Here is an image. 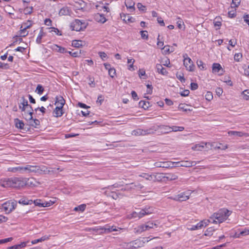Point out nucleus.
<instances>
[{
    "instance_id": "603ef678",
    "label": "nucleus",
    "mask_w": 249,
    "mask_h": 249,
    "mask_svg": "<svg viewBox=\"0 0 249 249\" xmlns=\"http://www.w3.org/2000/svg\"><path fill=\"white\" fill-rule=\"evenodd\" d=\"M177 77L178 79H179L181 82L184 83L185 81V79L184 77L183 74H178L177 73L176 74Z\"/></svg>"
},
{
    "instance_id": "423d86ee",
    "label": "nucleus",
    "mask_w": 249,
    "mask_h": 249,
    "mask_svg": "<svg viewBox=\"0 0 249 249\" xmlns=\"http://www.w3.org/2000/svg\"><path fill=\"white\" fill-rule=\"evenodd\" d=\"M71 28L72 30L80 31L86 28V24L79 19H75L71 23Z\"/></svg>"
},
{
    "instance_id": "4468645a",
    "label": "nucleus",
    "mask_w": 249,
    "mask_h": 249,
    "mask_svg": "<svg viewBox=\"0 0 249 249\" xmlns=\"http://www.w3.org/2000/svg\"><path fill=\"white\" fill-rule=\"evenodd\" d=\"M38 174H49L53 172L52 170H51L49 168L44 165L38 166Z\"/></svg>"
},
{
    "instance_id": "f03ea898",
    "label": "nucleus",
    "mask_w": 249,
    "mask_h": 249,
    "mask_svg": "<svg viewBox=\"0 0 249 249\" xmlns=\"http://www.w3.org/2000/svg\"><path fill=\"white\" fill-rule=\"evenodd\" d=\"M0 185L5 188H19L23 185V182L19 178L14 177L1 179Z\"/></svg>"
},
{
    "instance_id": "5701e85b",
    "label": "nucleus",
    "mask_w": 249,
    "mask_h": 249,
    "mask_svg": "<svg viewBox=\"0 0 249 249\" xmlns=\"http://www.w3.org/2000/svg\"><path fill=\"white\" fill-rule=\"evenodd\" d=\"M182 167H189L195 166L196 164V162L195 161H182Z\"/></svg>"
},
{
    "instance_id": "5fc2aeb1",
    "label": "nucleus",
    "mask_w": 249,
    "mask_h": 249,
    "mask_svg": "<svg viewBox=\"0 0 249 249\" xmlns=\"http://www.w3.org/2000/svg\"><path fill=\"white\" fill-rule=\"evenodd\" d=\"M149 105V103L148 102L141 101L139 103L140 106H142V108H145L148 107V106L147 105Z\"/></svg>"
},
{
    "instance_id": "e433bc0d",
    "label": "nucleus",
    "mask_w": 249,
    "mask_h": 249,
    "mask_svg": "<svg viewBox=\"0 0 249 249\" xmlns=\"http://www.w3.org/2000/svg\"><path fill=\"white\" fill-rule=\"evenodd\" d=\"M72 46L75 48H79L82 46V41L81 40H73L72 42Z\"/></svg>"
},
{
    "instance_id": "338daca9",
    "label": "nucleus",
    "mask_w": 249,
    "mask_h": 249,
    "mask_svg": "<svg viewBox=\"0 0 249 249\" xmlns=\"http://www.w3.org/2000/svg\"><path fill=\"white\" fill-rule=\"evenodd\" d=\"M249 234V229H245L240 232V235H247Z\"/></svg>"
},
{
    "instance_id": "2eb2a0df",
    "label": "nucleus",
    "mask_w": 249,
    "mask_h": 249,
    "mask_svg": "<svg viewBox=\"0 0 249 249\" xmlns=\"http://www.w3.org/2000/svg\"><path fill=\"white\" fill-rule=\"evenodd\" d=\"M143 187V185H142L141 184L139 183L136 184L134 183H132L129 184H126V188H125V189H142Z\"/></svg>"
},
{
    "instance_id": "09e8293b",
    "label": "nucleus",
    "mask_w": 249,
    "mask_h": 249,
    "mask_svg": "<svg viewBox=\"0 0 249 249\" xmlns=\"http://www.w3.org/2000/svg\"><path fill=\"white\" fill-rule=\"evenodd\" d=\"M108 74L109 76L113 78L116 75V70L114 68H112L108 71Z\"/></svg>"
},
{
    "instance_id": "0eeeda50",
    "label": "nucleus",
    "mask_w": 249,
    "mask_h": 249,
    "mask_svg": "<svg viewBox=\"0 0 249 249\" xmlns=\"http://www.w3.org/2000/svg\"><path fill=\"white\" fill-rule=\"evenodd\" d=\"M17 201H7L2 204L1 207L6 213H9L12 212L16 207Z\"/></svg>"
},
{
    "instance_id": "ddd939ff",
    "label": "nucleus",
    "mask_w": 249,
    "mask_h": 249,
    "mask_svg": "<svg viewBox=\"0 0 249 249\" xmlns=\"http://www.w3.org/2000/svg\"><path fill=\"white\" fill-rule=\"evenodd\" d=\"M38 166L36 165H27L25 166V172H28V173H35L38 174Z\"/></svg>"
},
{
    "instance_id": "774afa93",
    "label": "nucleus",
    "mask_w": 249,
    "mask_h": 249,
    "mask_svg": "<svg viewBox=\"0 0 249 249\" xmlns=\"http://www.w3.org/2000/svg\"><path fill=\"white\" fill-rule=\"evenodd\" d=\"M198 88V85L196 83H191V89L192 90H196Z\"/></svg>"
},
{
    "instance_id": "e2e57ef3",
    "label": "nucleus",
    "mask_w": 249,
    "mask_h": 249,
    "mask_svg": "<svg viewBox=\"0 0 249 249\" xmlns=\"http://www.w3.org/2000/svg\"><path fill=\"white\" fill-rule=\"evenodd\" d=\"M244 75L246 76H249V66L248 67H246V66H245L244 67Z\"/></svg>"
},
{
    "instance_id": "0e129e2a",
    "label": "nucleus",
    "mask_w": 249,
    "mask_h": 249,
    "mask_svg": "<svg viewBox=\"0 0 249 249\" xmlns=\"http://www.w3.org/2000/svg\"><path fill=\"white\" fill-rule=\"evenodd\" d=\"M157 21L160 24V26H165L164 21L161 17H158Z\"/></svg>"
},
{
    "instance_id": "864d4df0",
    "label": "nucleus",
    "mask_w": 249,
    "mask_h": 249,
    "mask_svg": "<svg viewBox=\"0 0 249 249\" xmlns=\"http://www.w3.org/2000/svg\"><path fill=\"white\" fill-rule=\"evenodd\" d=\"M141 37L144 39H147L148 35L146 31H141L140 32Z\"/></svg>"
},
{
    "instance_id": "4d7b16f0",
    "label": "nucleus",
    "mask_w": 249,
    "mask_h": 249,
    "mask_svg": "<svg viewBox=\"0 0 249 249\" xmlns=\"http://www.w3.org/2000/svg\"><path fill=\"white\" fill-rule=\"evenodd\" d=\"M104 99V96L102 95H100L98 96L97 100L96 101L97 103H99L100 105H101L102 102H103Z\"/></svg>"
},
{
    "instance_id": "b1692460",
    "label": "nucleus",
    "mask_w": 249,
    "mask_h": 249,
    "mask_svg": "<svg viewBox=\"0 0 249 249\" xmlns=\"http://www.w3.org/2000/svg\"><path fill=\"white\" fill-rule=\"evenodd\" d=\"M45 36V33L44 32L43 29L42 27V28H41L39 33V34L36 38V42L37 44H40L41 43V39H42V37Z\"/></svg>"
},
{
    "instance_id": "f704fd0d",
    "label": "nucleus",
    "mask_w": 249,
    "mask_h": 249,
    "mask_svg": "<svg viewBox=\"0 0 249 249\" xmlns=\"http://www.w3.org/2000/svg\"><path fill=\"white\" fill-rule=\"evenodd\" d=\"M165 178L168 180H174L178 178V176L174 174H167Z\"/></svg>"
},
{
    "instance_id": "a18cd8bd",
    "label": "nucleus",
    "mask_w": 249,
    "mask_h": 249,
    "mask_svg": "<svg viewBox=\"0 0 249 249\" xmlns=\"http://www.w3.org/2000/svg\"><path fill=\"white\" fill-rule=\"evenodd\" d=\"M33 203L35 204L36 206H38L39 207H45L44 203H41V200L40 199H36L33 201Z\"/></svg>"
},
{
    "instance_id": "58836bf2",
    "label": "nucleus",
    "mask_w": 249,
    "mask_h": 249,
    "mask_svg": "<svg viewBox=\"0 0 249 249\" xmlns=\"http://www.w3.org/2000/svg\"><path fill=\"white\" fill-rule=\"evenodd\" d=\"M184 129L183 126H173L171 127V132L182 131Z\"/></svg>"
},
{
    "instance_id": "20e7f679",
    "label": "nucleus",
    "mask_w": 249,
    "mask_h": 249,
    "mask_svg": "<svg viewBox=\"0 0 249 249\" xmlns=\"http://www.w3.org/2000/svg\"><path fill=\"white\" fill-rule=\"evenodd\" d=\"M159 223L156 221L154 223L148 221L145 224H142L138 226L137 228L134 229V232L136 233H141L144 231L149 230L151 229L154 228V227L158 228Z\"/></svg>"
},
{
    "instance_id": "6e6552de",
    "label": "nucleus",
    "mask_w": 249,
    "mask_h": 249,
    "mask_svg": "<svg viewBox=\"0 0 249 249\" xmlns=\"http://www.w3.org/2000/svg\"><path fill=\"white\" fill-rule=\"evenodd\" d=\"M183 57L184 58L183 64L186 70L190 71H194L195 66L191 59L188 56L187 54H183Z\"/></svg>"
},
{
    "instance_id": "ea45409f",
    "label": "nucleus",
    "mask_w": 249,
    "mask_h": 249,
    "mask_svg": "<svg viewBox=\"0 0 249 249\" xmlns=\"http://www.w3.org/2000/svg\"><path fill=\"white\" fill-rule=\"evenodd\" d=\"M243 98L246 100H248L249 99V89H246L242 92Z\"/></svg>"
},
{
    "instance_id": "69168bd1",
    "label": "nucleus",
    "mask_w": 249,
    "mask_h": 249,
    "mask_svg": "<svg viewBox=\"0 0 249 249\" xmlns=\"http://www.w3.org/2000/svg\"><path fill=\"white\" fill-rule=\"evenodd\" d=\"M98 53H99V55L100 57L103 60H104V58H106L107 56V54L105 52H99Z\"/></svg>"
},
{
    "instance_id": "dca6fc26",
    "label": "nucleus",
    "mask_w": 249,
    "mask_h": 249,
    "mask_svg": "<svg viewBox=\"0 0 249 249\" xmlns=\"http://www.w3.org/2000/svg\"><path fill=\"white\" fill-rule=\"evenodd\" d=\"M94 19L97 22L102 23H104L107 21V19L105 17L104 15L99 13H97L94 15Z\"/></svg>"
},
{
    "instance_id": "7ed1b4c3",
    "label": "nucleus",
    "mask_w": 249,
    "mask_h": 249,
    "mask_svg": "<svg viewBox=\"0 0 249 249\" xmlns=\"http://www.w3.org/2000/svg\"><path fill=\"white\" fill-rule=\"evenodd\" d=\"M18 104L21 105L22 106L27 108V112H25V113L22 114L23 117L25 120L31 119L33 114V109L32 106L28 104L27 100L24 97L22 96L21 98L20 102Z\"/></svg>"
},
{
    "instance_id": "39448f33",
    "label": "nucleus",
    "mask_w": 249,
    "mask_h": 249,
    "mask_svg": "<svg viewBox=\"0 0 249 249\" xmlns=\"http://www.w3.org/2000/svg\"><path fill=\"white\" fill-rule=\"evenodd\" d=\"M154 209L152 207L146 206L139 212H133L131 213V218H141L145 215L154 213Z\"/></svg>"
},
{
    "instance_id": "6e6d98bb",
    "label": "nucleus",
    "mask_w": 249,
    "mask_h": 249,
    "mask_svg": "<svg viewBox=\"0 0 249 249\" xmlns=\"http://www.w3.org/2000/svg\"><path fill=\"white\" fill-rule=\"evenodd\" d=\"M240 3V0H232L231 7H238V5Z\"/></svg>"
},
{
    "instance_id": "1a4fd4ad",
    "label": "nucleus",
    "mask_w": 249,
    "mask_h": 249,
    "mask_svg": "<svg viewBox=\"0 0 249 249\" xmlns=\"http://www.w3.org/2000/svg\"><path fill=\"white\" fill-rule=\"evenodd\" d=\"M154 166L156 167H161L165 168H173L174 167V163L172 161H158L154 163Z\"/></svg>"
},
{
    "instance_id": "2f4dec72",
    "label": "nucleus",
    "mask_w": 249,
    "mask_h": 249,
    "mask_svg": "<svg viewBox=\"0 0 249 249\" xmlns=\"http://www.w3.org/2000/svg\"><path fill=\"white\" fill-rule=\"evenodd\" d=\"M32 21L28 20L27 22L22 24L20 28H23V30H27L32 26Z\"/></svg>"
},
{
    "instance_id": "4be33fe9",
    "label": "nucleus",
    "mask_w": 249,
    "mask_h": 249,
    "mask_svg": "<svg viewBox=\"0 0 249 249\" xmlns=\"http://www.w3.org/2000/svg\"><path fill=\"white\" fill-rule=\"evenodd\" d=\"M18 203L22 205H31L33 203V201L23 197L19 200Z\"/></svg>"
},
{
    "instance_id": "c03bdc74",
    "label": "nucleus",
    "mask_w": 249,
    "mask_h": 249,
    "mask_svg": "<svg viewBox=\"0 0 249 249\" xmlns=\"http://www.w3.org/2000/svg\"><path fill=\"white\" fill-rule=\"evenodd\" d=\"M213 96L212 93L210 91H207L206 94H205V99L207 100L210 101L213 99Z\"/></svg>"
},
{
    "instance_id": "c756f323",
    "label": "nucleus",
    "mask_w": 249,
    "mask_h": 249,
    "mask_svg": "<svg viewBox=\"0 0 249 249\" xmlns=\"http://www.w3.org/2000/svg\"><path fill=\"white\" fill-rule=\"evenodd\" d=\"M158 127V129H160L163 130L164 131V133H167L171 132V127L168 125H157Z\"/></svg>"
},
{
    "instance_id": "393cba45",
    "label": "nucleus",
    "mask_w": 249,
    "mask_h": 249,
    "mask_svg": "<svg viewBox=\"0 0 249 249\" xmlns=\"http://www.w3.org/2000/svg\"><path fill=\"white\" fill-rule=\"evenodd\" d=\"M27 121H29L30 125L34 127H37V125L40 124V122L38 119H33V118L31 119L26 120Z\"/></svg>"
},
{
    "instance_id": "bf43d9fd",
    "label": "nucleus",
    "mask_w": 249,
    "mask_h": 249,
    "mask_svg": "<svg viewBox=\"0 0 249 249\" xmlns=\"http://www.w3.org/2000/svg\"><path fill=\"white\" fill-rule=\"evenodd\" d=\"M203 222V225H204V227L207 226L209 223H211V216L210 217L209 219L207 220H203L202 221Z\"/></svg>"
},
{
    "instance_id": "cd10ccee",
    "label": "nucleus",
    "mask_w": 249,
    "mask_h": 249,
    "mask_svg": "<svg viewBox=\"0 0 249 249\" xmlns=\"http://www.w3.org/2000/svg\"><path fill=\"white\" fill-rule=\"evenodd\" d=\"M15 123L16 127L22 129L24 128V124L22 121L19 120L18 119H15Z\"/></svg>"
},
{
    "instance_id": "a19ab883",
    "label": "nucleus",
    "mask_w": 249,
    "mask_h": 249,
    "mask_svg": "<svg viewBox=\"0 0 249 249\" xmlns=\"http://www.w3.org/2000/svg\"><path fill=\"white\" fill-rule=\"evenodd\" d=\"M56 201V198H53V200H50L49 201H45L44 202L45 207H50Z\"/></svg>"
},
{
    "instance_id": "9d476101",
    "label": "nucleus",
    "mask_w": 249,
    "mask_h": 249,
    "mask_svg": "<svg viewBox=\"0 0 249 249\" xmlns=\"http://www.w3.org/2000/svg\"><path fill=\"white\" fill-rule=\"evenodd\" d=\"M190 194L191 193L189 192H183L176 196L173 199L179 201H186L189 198Z\"/></svg>"
},
{
    "instance_id": "c9c22d12",
    "label": "nucleus",
    "mask_w": 249,
    "mask_h": 249,
    "mask_svg": "<svg viewBox=\"0 0 249 249\" xmlns=\"http://www.w3.org/2000/svg\"><path fill=\"white\" fill-rule=\"evenodd\" d=\"M143 132H144L143 131V129H140V128H138L137 129H135V130H134L133 131H132V135H134V136H141V135L143 136Z\"/></svg>"
},
{
    "instance_id": "13d9d810",
    "label": "nucleus",
    "mask_w": 249,
    "mask_h": 249,
    "mask_svg": "<svg viewBox=\"0 0 249 249\" xmlns=\"http://www.w3.org/2000/svg\"><path fill=\"white\" fill-rule=\"evenodd\" d=\"M137 7L138 8L141 10V11H145L146 10V8H145V6L143 5L142 3H138V4H137Z\"/></svg>"
},
{
    "instance_id": "aec40b11",
    "label": "nucleus",
    "mask_w": 249,
    "mask_h": 249,
    "mask_svg": "<svg viewBox=\"0 0 249 249\" xmlns=\"http://www.w3.org/2000/svg\"><path fill=\"white\" fill-rule=\"evenodd\" d=\"M139 176L148 180L155 181L156 179V176L154 175H149L147 173H143L139 175Z\"/></svg>"
},
{
    "instance_id": "de8ad7c7",
    "label": "nucleus",
    "mask_w": 249,
    "mask_h": 249,
    "mask_svg": "<svg viewBox=\"0 0 249 249\" xmlns=\"http://www.w3.org/2000/svg\"><path fill=\"white\" fill-rule=\"evenodd\" d=\"M68 52L72 56L75 57L79 56L80 54H81V50H80L79 52L77 51V52H72L69 51Z\"/></svg>"
},
{
    "instance_id": "412c9836",
    "label": "nucleus",
    "mask_w": 249,
    "mask_h": 249,
    "mask_svg": "<svg viewBox=\"0 0 249 249\" xmlns=\"http://www.w3.org/2000/svg\"><path fill=\"white\" fill-rule=\"evenodd\" d=\"M156 69L157 71L162 75H166L168 72L165 68H164L161 64H157L156 65Z\"/></svg>"
},
{
    "instance_id": "49530a36",
    "label": "nucleus",
    "mask_w": 249,
    "mask_h": 249,
    "mask_svg": "<svg viewBox=\"0 0 249 249\" xmlns=\"http://www.w3.org/2000/svg\"><path fill=\"white\" fill-rule=\"evenodd\" d=\"M204 147V145L196 144L195 146L192 147L194 150L201 151L202 148Z\"/></svg>"
},
{
    "instance_id": "37998d69",
    "label": "nucleus",
    "mask_w": 249,
    "mask_h": 249,
    "mask_svg": "<svg viewBox=\"0 0 249 249\" xmlns=\"http://www.w3.org/2000/svg\"><path fill=\"white\" fill-rule=\"evenodd\" d=\"M213 231H214V229L213 227H210L207 229L205 231V235L206 236L211 235H212Z\"/></svg>"
},
{
    "instance_id": "f3484780",
    "label": "nucleus",
    "mask_w": 249,
    "mask_h": 249,
    "mask_svg": "<svg viewBox=\"0 0 249 249\" xmlns=\"http://www.w3.org/2000/svg\"><path fill=\"white\" fill-rule=\"evenodd\" d=\"M55 99L56 100L55 104L57 105V107L63 108V106L65 103V101L63 98V97L61 96H56Z\"/></svg>"
},
{
    "instance_id": "72a5a7b5",
    "label": "nucleus",
    "mask_w": 249,
    "mask_h": 249,
    "mask_svg": "<svg viewBox=\"0 0 249 249\" xmlns=\"http://www.w3.org/2000/svg\"><path fill=\"white\" fill-rule=\"evenodd\" d=\"M53 49L55 50L57 52H59L60 53H65L67 52L65 48L59 46L57 45H53Z\"/></svg>"
},
{
    "instance_id": "9b49d317",
    "label": "nucleus",
    "mask_w": 249,
    "mask_h": 249,
    "mask_svg": "<svg viewBox=\"0 0 249 249\" xmlns=\"http://www.w3.org/2000/svg\"><path fill=\"white\" fill-rule=\"evenodd\" d=\"M212 72L213 73H219V74H222L223 72V70L219 63H213L212 66Z\"/></svg>"
},
{
    "instance_id": "c85d7f7f",
    "label": "nucleus",
    "mask_w": 249,
    "mask_h": 249,
    "mask_svg": "<svg viewBox=\"0 0 249 249\" xmlns=\"http://www.w3.org/2000/svg\"><path fill=\"white\" fill-rule=\"evenodd\" d=\"M125 6L127 8L134 10V2L132 0H126L125 1Z\"/></svg>"
},
{
    "instance_id": "6ab92c4d",
    "label": "nucleus",
    "mask_w": 249,
    "mask_h": 249,
    "mask_svg": "<svg viewBox=\"0 0 249 249\" xmlns=\"http://www.w3.org/2000/svg\"><path fill=\"white\" fill-rule=\"evenodd\" d=\"M53 116L55 117H60L62 116L64 114V112L62 110V108L56 106L53 111Z\"/></svg>"
},
{
    "instance_id": "a878e982",
    "label": "nucleus",
    "mask_w": 249,
    "mask_h": 249,
    "mask_svg": "<svg viewBox=\"0 0 249 249\" xmlns=\"http://www.w3.org/2000/svg\"><path fill=\"white\" fill-rule=\"evenodd\" d=\"M101 230H104L105 233H109L113 231H117L115 227L108 225H106L105 227L101 228Z\"/></svg>"
},
{
    "instance_id": "3c124183",
    "label": "nucleus",
    "mask_w": 249,
    "mask_h": 249,
    "mask_svg": "<svg viewBox=\"0 0 249 249\" xmlns=\"http://www.w3.org/2000/svg\"><path fill=\"white\" fill-rule=\"evenodd\" d=\"M186 106H187V105H185L184 104H181L179 105L178 108L180 109H182L184 111L192 110L191 109L186 108Z\"/></svg>"
},
{
    "instance_id": "79ce46f5",
    "label": "nucleus",
    "mask_w": 249,
    "mask_h": 249,
    "mask_svg": "<svg viewBox=\"0 0 249 249\" xmlns=\"http://www.w3.org/2000/svg\"><path fill=\"white\" fill-rule=\"evenodd\" d=\"M44 90L43 87L41 85L39 84L37 86L36 92L37 94L41 95L42 94Z\"/></svg>"
},
{
    "instance_id": "bb28decb",
    "label": "nucleus",
    "mask_w": 249,
    "mask_h": 249,
    "mask_svg": "<svg viewBox=\"0 0 249 249\" xmlns=\"http://www.w3.org/2000/svg\"><path fill=\"white\" fill-rule=\"evenodd\" d=\"M50 235H44L39 239H35L32 241L31 243L32 244H36L38 242H41L48 240L50 238Z\"/></svg>"
},
{
    "instance_id": "680f3d73",
    "label": "nucleus",
    "mask_w": 249,
    "mask_h": 249,
    "mask_svg": "<svg viewBox=\"0 0 249 249\" xmlns=\"http://www.w3.org/2000/svg\"><path fill=\"white\" fill-rule=\"evenodd\" d=\"M215 92L216 93V94L220 96L223 93V89L221 88H217L215 89Z\"/></svg>"
},
{
    "instance_id": "a211bd4d",
    "label": "nucleus",
    "mask_w": 249,
    "mask_h": 249,
    "mask_svg": "<svg viewBox=\"0 0 249 249\" xmlns=\"http://www.w3.org/2000/svg\"><path fill=\"white\" fill-rule=\"evenodd\" d=\"M158 130V127L157 126H153L150 128H149L146 129H143V136L148 134H152L155 133V131Z\"/></svg>"
},
{
    "instance_id": "4c0bfd02",
    "label": "nucleus",
    "mask_w": 249,
    "mask_h": 249,
    "mask_svg": "<svg viewBox=\"0 0 249 249\" xmlns=\"http://www.w3.org/2000/svg\"><path fill=\"white\" fill-rule=\"evenodd\" d=\"M228 134L230 135H234L238 137H242L243 135V132L236 131H230L228 132Z\"/></svg>"
},
{
    "instance_id": "f8f14e48",
    "label": "nucleus",
    "mask_w": 249,
    "mask_h": 249,
    "mask_svg": "<svg viewBox=\"0 0 249 249\" xmlns=\"http://www.w3.org/2000/svg\"><path fill=\"white\" fill-rule=\"evenodd\" d=\"M8 171L13 173H23L25 172V166H17L15 167H9Z\"/></svg>"
},
{
    "instance_id": "8fccbe9b",
    "label": "nucleus",
    "mask_w": 249,
    "mask_h": 249,
    "mask_svg": "<svg viewBox=\"0 0 249 249\" xmlns=\"http://www.w3.org/2000/svg\"><path fill=\"white\" fill-rule=\"evenodd\" d=\"M242 57V54L241 53H235L234 56V59L235 61L239 62Z\"/></svg>"
},
{
    "instance_id": "052dcab7",
    "label": "nucleus",
    "mask_w": 249,
    "mask_h": 249,
    "mask_svg": "<svg viewBox=\"0 0 249 249\" xmlns=\"http://www.w3.org/2000/svg\"><path fill=\"white\" fill-rule=\"evenodd\" d=\"M197 65L199 69L202 70L204 68V63L201 60H197Z\"/></svg>"
},
{
    "instance_id": "7c9ffc66",
    "label": "nucleus",
    "mask_w": 249,
    "mask_h": 249,
    "mask_svg": "<svg viewBox=\"0 0 249 249\" xmlns=\"http://www.w3.org/2000/svg\"><path fill=\"white\" fill-rule=\"evenodd\" d=\"M178 21H177V24L178 27L179 29H182L183 30H185V25L184 22L182 20V19L180 18H178Z\"/></svg>"
},
{
    "instance_id": "f257e3e1",
    "label": "nucleus",
    "mask_w": 249,
    "mask_h": 249,
    "mask_svg": "<svg viewBox=\"0 0 249 249\" xmlns=\"http://www.w3.org/2000/svg\"><path fill=\"white\" fill-rule=\"evenodd\" d=\"M231 214V212L226 209H221L211 215V223L220 224L226 220Z\"/></svg>"
},
{
    "instance_id": "473e14b6",
    "label": "nucleus",
    "mask_w": 249,
    "mask_h": 249,
    "mask_svg": "<svg viewBox=\"0 0 249 249\" xmlns=\"http://www.w3.org/2000/svg\"><path fill=\"white\" fill-rule=\"evenodd\" d=\"M86 3L85 1L83 0H79V1L75 2V6L78 9H83L85 8Z\"/></svg>"
}]
</instances>
